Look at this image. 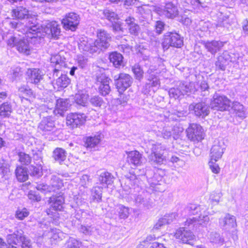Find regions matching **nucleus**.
<instances>
[{"label":"nucleus","instance_id":"b1692460","mask_svg":"<svg viewBox=\"0 0 248 248\" xmlns=\"http://www.w3.org/2000/svg\"><path fill=\"white\" fill-rule=\"evenodd\" d=\"M210 219L208 216L203 215L202 217L196 216L189 217L185 222V225L190 227H197L198 225H205L209 221Z\"/></svg>","mask_w":248,"mask_h":248},{"label":"nucleus","instance_id":"bb28decb","mask_svg":"<svg viewBox=\"0 0 248 248\" xmlns=\"http://www.w3.org/2000/svg\"><path fill=\"white\" fill-rule=\"evenodd\" d=\"M54 128L55 122L51 116L43 117L38 126V129L43 132L51 131Z\"/></svg>","mask_w":248,"mask_h":248},{"label":"nucleus","instance_id":"ddd939ff","mask_svg":"<svg viewBox=\"0 0 248 248\" xmlns=\"http://www.w3.org/2000/svg\"><path fill=\"white\" fill-rule=\"evenodd\" d=\"M43 31L50 38L57 39L61 34L60 25L55 21L47 23Z\"/></svg>","mask_w":248,"mask_h":248},{"label":"nucleus","instance_id":"69168bd1","mask_svg":"<svg viewBox=\"0 0 248 248\" xmlns=\"http://www.w3.org/2000/svg\"><path fill=\"white\" fill-rule=\"evenodd\" d=\"M181 87H185L188 93H191L195 90L194 84L192 82H181Z\"/></svg>","mask_w":248,"mask_h":248},{"label":"nucleus","instance_id":"ea45409f","mask_svg":"<svg viewBox=\"0 0 248 248\" xmlns=\"http://www.w3.org/2000/svg\"><path fill=\"white\" fill-rule=\"evenodd\" d=\"M201 206L196 204H189L186 206L185 210L186 213H187L189 216L196 215V216H202Z\"/></svg>","mask_w":248,"mask_h":248},{"label":"nucleus","instance_id":"79ce46f5","mask_svg":"<svg viewBox=\"0 0 248 248\" xmlns=\"http://www.w3.org/2000/svg\"><path fill=\"white\" fill-rule=\"evenodd\" d=\"M15 172L17 180L20 182H25L28 178L26 169L22 167H17Z\"/></svg>","mask_w":248,"mask_h":248},{"label":"nucleus","instance_id":"c9c22d12","mask_svg":"<svg viewBox=\"0 0 248 248\" xmlns=\"http://www.w3.org/2000/svg\"><path fill=\"white\" fill-rule=\"evenodd\" d=\"M66 152L62 148H56L53 151L52 158L60 164L66 159Z\"/></svg>","mask_w":248,"mask_h":248},{"label":"nucleus","instance_id":"a18cd8bd","mask_svg":"<svg viewBox=\"0 0 248 248\" xmlns=\"http://www.w3.org/2000/svg\"><path fill=\"white\" fill-rule=\"evenodd\" d=\"M89 102L92 106L96 108H101L105 104L103 98L99 95L92 96L89 99Z\"/></svg>","mask_w":248,"mask_h":248},{"label":"nucleus","instance_id":"aec40b11","mask_svg":"<svg viewBox=\"0 0 248 248\" xmlns=\"http://www.w3.org/2000/svg\"><path fill=\"white\" fill-rule=\"evenodd\" d=\"M160 12L162 15L171 19L176 17L179 14L177 7L171 2L166 3Z\"/></svg>","mask_w":248,"mask_h":248},{"label":"nucleus","instance_id":"49530a36","mask_svg":"<svg viewBox=\"0 0 248 248\" xmlns=\"http://www.w3.org/2000/svg\"><path fill=\"white\" fill-rule=\"evenodd\" d=\"M103 17L107 19L111 22H115V20L118 19V17L116 13L108 9H106L103 11Z\"/></svg>","mask_w":248,"mask_h":248},{"label":"nucleus","instance_id":"4c0bfd02","mask_svg":"<svg viewBox=\"0 0 248 248\" xmlns=\"http://www.w3.org/2000/svg\"><path fill=\"white\" fill-rule=\"evenodd\" d=\"M110 62L116 68H119L123 64V57L117 52H112L109 55Z\"/></svg>","mask_w":248,"mask_h":248},{"label":"nucleus","instance_id":"7ed1b4c3","mask_svg":"<svg viewBox=\"0 0 248 248\" xmlns=\"http://www.w3.org/2000/svg\"><path fill=\"white\" fill-rule=\"evenodd\" d=\"M148 148L151 150L149 153L148 158L149 162L152 165H161L163 164L165 157L164 153L166 150V147L160 143H152L148 144Z\"/></svg>","mask_w":248,"mask_h":248},{"label":"nucleus","instance_id":"8fccbe9b","mask_svg":"<svg viewBox=\"0 0 248 248\" xmlns=\"http://www.w3.org/2000/svg\"><path fill=\"white\" fill-rule=\"evenodd\" d=\"M132 71L134 74L135 78L141 81L143 78V71L139 64H135L132 67Z\"/></svg>","mask_w":248,"mask_h":248},{"label":"nucleus","instance_id":"a211bd4d","mask_svg":"<svg viewBox=\"0 0 248 248\" xmlns=\"http://www.w3.org/2000/svg\"><path fill=\"white\" fill-rule=\"evenodd\" d=\"M78 47L83 51L89 52L91 53L98 52L95 41L87 38H82L78 43Z\"/></svg>","mask_w":248,"mask_h":248},{"label":"nucleus","instance_id":"6ab92c4d","mask_svg":"<svg viewBox=\"0 0 248 248\" xmlns=\"http://www.w3.org/2000/svg\"><path fill=\"white\" fill-rule=\"evenodd\" d=\"M154 7L149 4L138 6L135 10V12L138 14L140 16H139L140 22L145 25L147 23V16H149Z\"/></svg>","mask_w":248,"mask_h":248},{"label":"nucleus","instance_id":"20e7f679","mask_svg":"<svg viewBox=\"0 0 248 248\" xmlns=\"http://www.w3.org/2000/svg\"><path fill=\"white\" fill-rule=\"evenodd\" d=\"M159 72L157 70L150 68L146 73V79L147 81L142 89V93L148 95L152 91L155 92L154 88H158L160 85Z\"/></svg>","mask_w":248,"mask_h":248},{"label":"nucleus","instance_id":"f704fd0d","mask_svg":"<svg viewBox=\"0 0 248 248\" xmlns=\"http://www.w3.org/2000/svg\"><path fill=\"white\" fill-rule=\"evenodd\" d=\"M12 112L13 108L10 103L6 102L0 105V118L10 117Z\"/></svg>","mask_w":248,"mask_h":248},{"label":"nucleus","instance_id":"338daca9","mask_svg":"<svg viewBox=\"0 0 248 248\" xmlns=\"http://www.w3.org/2000/svg\"><path fill=\"white\" fill-rule=\"evenodd\" d=\"M22 248H32L31 241L27 237L24 236L21 243Z\"/></svg>","mask_w":248,"mask_h":248},{"label":"nucleus","instance_id":"423d86ee","mask_svg":"<svg viewBox=\"0 0 248 248\" xmlns=\"http://www.w3.org/2000/svg\"><path fill=\"white\" fill-rule=\"evenodd\" d=\"M230 103V100L226 96L216 93L210 105L212 109L223 111L229 109Z\"/></svg>","mask_w":248,"mask_h":248},{"label":"nucleus","instance_id":"7c9ffc66","mask_svg":"<svg viewBox=\"0 0 248 248\" xmlns=\"http://www.w3.org/2000/svg\"><path fill=\"white\" fill-rule=\"evenodd\" d=\"M223 150L224 148L222 147L219 142L213 145L210 152V163H213V161H217L221 157L224 153Z\"/></svg>","mask_w":248,"mask_h":248},{"label":"nucleus","instance_id":"09e8293b","mask_svg":"<svg viewBox=\"0 0 248 248\" xmlns=\"http://www.w3.org/2000/svg\"><path fill=\"white\" fill-rule=\"evenodd\" d=\"M118 212V215L120 218L125 219L128 217L129 215V208L122 204L118 206L117 209Z\"/></svg>","mask_w":248,"mask_h":248},{"label":"nucleus","instance_id":"393cba45","mask_svg":"<svg viewBox=\"0 0 248 248\" xmlns=\"http://www.w3.org/2000/svg\"><path fill=\"white\" fill-rule=\"evenodd\" d=\"M135 204L139 206L149 209L153 206V203L148 197L146 192H142L135 197Z\"/></svg>","mask_w":248,"mask_h":248},{"label":"nucleus","instance_id":"de8ad7c7","mask_svg":"<svg viewBox=\"0 0 248 248\" xmlns=\"http://www.w3.org/2000/svg\"><path fill=\"white\" fill-rule=\"evenodd\" d=\"M18 92L19 93L20 95H24L26 97H35V94H34L32 90L27 86L23 85L19 87Z\"/></svg>","mask_w":248,"mask_h":248},{"label":"nucleus","instance_id":"dca6fc26","mask_svg":"<svg viewBox=\"0 0 248 248\" xmlns=\"http://www.w3.org/2000/svg\"><path fill=\"white\" fill-rule=\"evenodd\" d=\"M189 108L190 110H193L195 115L198 117H204L208 115L210 112V107L202 102L191 104Z\"/></svg>","mask_w":248,"mask_h":248},{"label":"nucleus","instance_id":"6e6d98bb","mask_svg":"<svg viewBox=\"0 0 248 248\" xmlns=\"http://www.w3.org/2000/svg\"><path fill=\"white\" fill-rule=\"evenodd\" d=\"M19 162L23 165H28L31 162V157L23 152H19L18 154Z\"/></svg>","mask_w":248,"mask_h":248},{"label":"nucleus","instance_id":"680f3d73","mask_svg":"<svg viewBox=\"0 0 248 248\" xmlns=\"http://www.w3.org/2000/svg\"><path fill=\"white\" fill-rule=\"evenodd\" d=\"M67 248H79L80 244L79 242L75 238L70 237L67 240Z\"/></svg>","mask_w":248,"mask_h":248},{"label":"nucleus","instance_id":"0eeeda50","mask_svg":"<svg viewBox=\"0 0 248 248\" xmlns=\"http://www.w3.org/2000/svg\"><path fill=\"white\" fill-rule=\"evenodd\" d=\"M114 83L119 93L124 92L132 85L133 79L128 74L121 73L114 77Z\"/></svg>","mask_w":248,"mask_h":248},{"label":"nucleus","instance_id":"864d4df0","mask_svg":"<svg viewBox=\"0 0 248 248\" xmlns=\"http://www.w3.org/2000/svg\"><path fill=\"white\" fill-rule=\"evenodd\" d=\"M96 231L95 227L92 225H81L79 228V231L85 235H92Z\"/></svg>","mask_w":248,"mask_h":248},{"label":"nucleus","instance_id":"3c124183","mask_svg":"<svg viewBox=\"0 0 248 248\" xmlns=\"http://www.w3.org/2000/svg\"><path fill=\"white\" fill-rule=\"evenodd\" d=\"M70 79L65 75H61L56 80V84L61 88L66 87L70 83Z\"/></svg>","mask_w":248,"mask_h":248},{"label":"nucleus","instance_id":"2eb2a0df","mask_svg":"<svg viewBox=\"0 0 248 248\" xmlns=\"http://www.w3.org/2000/svg\"><path fill=\"white\" fill-rule=\"evenodd\" d=\"M78 19L79 17L77 14L70 13L62 19V23L63 24V28L66 30H70L74 31L79 23Z\"/></svg>","mask_w":248,"mask_h":248},{"label":"nucleus","instance_id":"1a4fd4ad","mask_svg":"<svg viewBox=\"0 0 248 248\" xmlns=\"http://www.w3.org/2000/svg\"><path fill=\"white\" fill-rule=\"evenodd\" d=\"M163 45L166 49L169 46L180 48L183 45V39L176 32H170L165 35Z\"/></svg>","mask_w":248,"mask_h":248},{"label":"nucleus","instance_id":"2f4dec72","mask_svg":"<svg viewBox=\"0 0 248 248\" xmlns=\"http://www.w3.org/2000/svg\"><path fill=\"white\" fill-rule=\"evenodd\" d=\"M74 102L78 105L86 106L89 99V94L85 90L78 91L74 96Z\"/></svg>","mask_w":248,"mask_h":248},{"label":"nucleus","instance_id":"f3484780","mask_svg":"<svg viewBox=\"0 0 248 248\" xmlns=\"http://www.w3.org/2000/svg\"><path fill=\"white\" fill-rule=\"evenodd\" d=\"M175 237L180 242L186 244H190V241L195 238V235L189 231L186 230L184 228H180L176 230L174 234Z\"/></svg>","mask_w":248,"mask_h":248},{"label":"nucleus","instance_id":"9b49d317","mask_svg":"<svg viewBox=\"0 0 248 248\" xmlns=\"http://www.w3.org/2000/svg\"><path fill=\"white\" fill-rule=\"evenodd\" d=\"M48 202L49 208L46 210V213L48 215H53V211H61L63 209V205L64 203V199L61 196H52L50 197Z\"/></svg>","mask_w":248,"mask_h":248},{"label":"nucleus","instance_id":"37998d69","mask_svg":"<svg viewBox=\"0 0 248 248\" xmlns=\"http://www.w3.org/2000/svg\"><path fill=\"white\" fill-rule=\"evenodd\" d=\"M211 243L216 244L222 245L224 242V239L220 234L216 232H210L208 236Z\"/></svg>","mask_w":248,"mask_h":248},{"label":"nucleus","instance_id":"5701e85b","mask_svg":"<svg viewBox=\"0 0 248 248\" xmlns=\"http://www.w3.org/2000/svg\"><path fill=\"white\" fill-rule=\"evenodd\" d=\"M202 44L207 51L213 55H215L218 51H220L224 44L221 41L216 40L203 41Z\"/></svg>","mask_w":248,"mask_h":248},{"label":"nucleus","instance_id":"e433bc0d","mask_svg":"<svg viewBox=\"0 0 248 248\" xmlns=\"http://www.w3.org/2000/svg\"><path fill=\"white\" fill-rule=\"evenodd\" d=\"M232 109H233L236 117L243 120L246 117V113L243 105L239 102H234L232 104Z\"/></svg>","mask_w":248,"mask_h":248},{"label":"nucleus","instance_id":"603ef678","mask_svg":"<svg viewBox=\"0 0 248 248\" xmlns=\"http://www.w3.org/2000/svg\"><path fill=\"white\" fill-rule=\"evenodd\" d=\"M99 136L89 137L86 139L85 145L87 148H93L99 143Z\"/></svg>","mask_w":248,"mask_h":248},{"label":"nucleus","instance_id":"9d476101","mask_svg":"<svg viewBox=\"0 0 248 248\" xmlns=\"http://www.w3.org/2000/svg\"><path fill=\"white\" fill-rule=\"evenodd\" d=\"M97 39L95 40L98 52L107 49L110 46L111 37L109 33L105 30H100L97 31Z\"/></svg>","mask_w":248,"mask_h":248},{"label":"nucleus","instance_id":"13d9d810","mask_svg":"<svg viewBox=\"0 0 248 248\" xmlns=\"http://www.w3.org/2000/svg\"><path fill=\"white\" fill-rule=\"evenodd\" d=\"M226 60L223 56H219L215 63L216 68L222 71H224L226 68Z\"/></svg>","mask_w":248,"mask_h":248},{"label":"nucleus","instance_id":"4be33fe9","mask_svg":"<svg viewBox=\"0 0 248 248\" xmlns=\"http://www.w3.org/2000/svg\"><path fill=\"white\" fill-rule=\"evenodd\" d=\"M24 232L21 230L16 229L13 233L6 236V241L8 246L16 245L21 243L24 237Z\"/></svg>","mask_w":248,"mask_h":248},{"label":"nucleus","instance_id":"f257e3e1","mask_svg":"<svg viewBox=\"0 0 248 248\" xmlns=\"http://www.w3.org/2000/svg\"><path fill=\"white\" fill-rule=\"evenodd\" d=\"M12 16L19 19H27V22L24 26V31L28 37L31 38L32 42L37 43L42 39V29L39 24H36V19L29 18V11L22 7H17L12 11Z\"/></svg>","mask_w":248,"mask_h":248},{"label":"nucleus","instance_id":"c03bdc74","mask_svg":"<svg viewBox=\"0 0 248 248\" xmlns=\"http://www.w3.org/2000/svg\"><path fill=\"white\" fill-rule=\"evenodd\" d=\"M102 189L103 187L100 186H94L92 189V197L97 202L102 201Z\"/></svg>","mask_w":248,"mask_h":248},{"label":"nucleus","instance_id":"4468645a","mask_svg":"<svg viewBox=\"0 0 248 248\" xmlns=\"http://www.w3.org/2000/svg\"><path fill=\"white\" fill-rule=\"evenodd\" d=\"M87 116L83 113H71L66 117V123L73 128L82 125L86 121Z\"/></svg>","mask_w":248,"mask_h":248},{"label":"nucleus","instance_id":"412c9836","mask_svg":"<svg viewBox=\"0 0 248 248\" xmlns=\"http://www.w3.org/2000/svg\"><path fill=\"white\" fill-rule=\"evenodd\" d=\"M65 59L62 58L60 54H55L51 56L50 58V62L52 66L54 67L53 70V78L58 76V73L60 69L64 67L65 65Z\"/></svg>","mask_w":248,"mask_h":248},{"label":"nucleus","instance_id":"052dcab7","mask_svg":"<svg viewBox=\"0 0 248 248\" xmlns=\"http://www.w3.org/2000/svg\"><path fill=\"white\" fill-rule=\"evenodd\" d=\"M36 189L44 193L53 192L50 185L44 184H38L36 186Z\"/></svg>","mask_w":248,"mask_h":248},{"label":"nucleus","instance_id":"f8f14e48","mask_svg":"<svg viewBox=\"0 0 248 248\" xmlns=\"http://www.w3.org/2000/svg\"><path fill=\"white\" fill-rule=\"evenodd\" d=\"M110 80V79L104 74H100L96 76V84L98 86L99 92L102 95L106 96L109 93Z\"/></svg>","mask_w":248,"mask_h":248},{"label":"nucleus","instance_id":"cd10ccee","mask_svg":"<svg viewBox=\"0 0 248 248\" xmlns=\"http://www.w3.org/2000/svg\"><path fill=\"white\" fill-rule=\"evenodd\" d=\"M127 161L134 166L141 165L142 163V155L137 151L127 152Z\"/></svg>","mask_w":248,"mask_h":248},{"label":"nucleus","instance_id":"f03ea898","mask_svg":"<svg viewBox=\"0 0 248 248\" xmlns=\"http://www.w3.org/2000/svg\"><path fill=\"white\" fill-rule=\"evenodd\" d=\"M23 34H25L27 39H25L24 37H20L13 35L11 33L8 34L7 36L6 40L7 45L11 47H16L17 51L20 53H24L26 55L30 54L31 50V46L29 45V41L34 44H39L41 42L42 39L40 42L34 43L32 42L31 39L27 37L25 32L23 31ZM42 39L43 37H42Z\"/></svg>","mask_w":248,"mask_h":248},{"label":"nucleus","instance_id":"a878e982","mask_svg":"<svg viewBox=\"0 0 248 248\" xmlns=\"http://www.w3.org/2000/svg\"><path fill=\"white\" fill-rule=\"evenodd\" d=\"M148 182L150 186L149 188L153 191H161L162 189L159 187L161 184L159 183L162 180V177L159 175L158 171L154 173L153 176L149 177V174H147Z\"/></svg>","mask_w":248,"mask_h":248},{"label":"nucleus","instance_id":"e2e57ef3","mask_svg":"<svg viewBox=\"0 0 248 248\" xmlns=\"http://www.w3.org/2000/svg\"><path fill=\"white\" fill-rule=\"evenodd\" d=\"M161 135L164 139H169L173 136L171 129L169 127H164L161 132Z\"/></svg>","mask_w":248,"mask_h":248},{"label":"nucleus","instance_id":"bf43d9fd","mask_svg":"<svg viewBox=\"0 0 248 248\" xmlns=\"http://www.w3.org/2000/svg\"><path fill=\"white\" fill-rule=\"evenodd\" d=\"M29 215V212L26 208L18 209L16 214V217L20 220H23Z\"/></svg>","mask_w":248,"mask_h":248},{"label":"nucleus","instance_id":"a19ab883","mask_svg":"<svg viewBox=\"0 0 248 248\" xmlns=\"http://www.w3.org/2000/svg\"><path fill=\"white\" fill-rule=\"evenodd\" d=\"M54 106H55L56 108L58 109V111L60 110L62 112L67 110L69 107V103L67 100L60 98L56 101V103H55L50 106V107H51L50 109H51Z\"/></svg>","mask_w":248,"mask_h":248},{"label":"nucleus","instance_id":"5fc2aeb1","mask_svg":"<svg viewBox=\"0 0 248 248\" xmlns=\"http://www.w3.org/2000/svg\"><path fill=\"white\" fill-rule=\"evenodd\" d=\"M171 129L172 131L173 138L174 140H177L184 131V128L180 124H176Z\"/></svg>","mask_w":248,"mask_h":248},{"label":"nucleus","instance_id":"0e129e2a","mask_svg":"<svg viewBox=\"0 0 248 248\" xmlns=\"http://www.w3.org/2000/svg\"><path fill=\"white\" fill-rule=\"evenodd\" d=\"M9 172V168L3 161L0 160V173L3 176Z\"/></svg>","mask_w":248,"mask_h":248},{"label":"nucleus","instance_id":"473e14b6","mask_svg":"<svg viewBox=\"0 0 248 248\" xmlns=\"http://www.w3.org/2000/svg\"><path fill=\"white\" fill-rule=\"evenodd\" d=\"M219 224L226 229H230L236 226L235 217L229 214L226 215L225 217L219 219Z\"/></svg>","mask_w":248,"mask_h":248},{"label":"nucleus","instance_id":"c85d7f7f","mask_svg":"<svg viewBox=\"0 0 248 248\" xmlns=\"http://www.w3.org/2000/svg\"><path fill=\"white\" fill-rule=\"evenodd\" d=\"M125 25L127 26L129 32L133 35L137 36L140 31L139 25L136 23L135 18L131 16H127L124 20Z\"/></svg>","mask_w":248,"mask_h":248},{"label":"nucleus","instance_id":"58836bf2","mask_svg":"<svg viewBox=\"0 0 248 248\" xmlns=\"http://www.w3.org/2000/svg\"><path fill=\"white\" fill-rule=\"evenodd\" d=\"M50 186L53 192L61 188L63 186L62 180L58 175H52L50 180Z\"/></svg>","mask_w":248,"mask_h":248},{"label":"nucleus","instance_id":"72a5a7b5","mask_svg":"<svg viewBox=\"0 0 248 248\" xmlns=\"http://www.w3.org/2000/svg\"><path fill=\"white\" fill-rule=\"evenodd\" d=\"M98 175V180L102 185L105 184L108 186L111 185L113 182L114 176L108 171H103L100 172Z\"/></svg>","mask_w":248,"mask_h":248},{"label":"nucleus","instance_id":"c756f323","mask_svg":"<svg viewBox=\"0 0 248 248\" xmlns=\"http://www.w3.org/2000/svg\"><path fill=\"white\" fill-rule=\"evenodd\" d=\"M178 215L175 213L165 215L163 217L160 218L154 225V229L158 230L163 226L170 224L176 219Z\"/></svg>","mask_w":248,"mask_h":248},{"label":"nucleus","instance_id":"6e6552de","mask_svg":"<svg viewBox=\"0 0 248 248\" xmlns=\"http://www.w3.org/2000/svg\"><path fill=\"white\" fill-rule=\"evenodd\" d=\"M186 131L187 137L190 140L199 141L204 138L203 129L199 124H190Z\"/></svg>","mask_w":248,"mask_h":248},{"label":"nucleus","instance_id":"39448f33","mask_svg":"<svg viewBox=\"0 0 248 248\" xmlns=\"http://www.w3.org/2000/svg\"><path fill=\"white\" fill-rule=\"evenodd\" d=\"M26 80L42 90L44 88V74L39 68H29L26 71Z\"/></svg>","mask_w":248,"mask_h":248},{"label":"nucleus","instance_id":"774afa93","mask_svg":"<svg viewBox=\"0 0 248 248\" xmlns=\"http://www.w3.org/2000/svg\"><path fill=\"white\" fill-rule=\"evenodd\" d=\"M88 59L83 56H79L78 58V63L81 68L85 67L87 64Z\"/></svg>","mask_w":248,"mask_h":248},{"label":"nucleus","instance_id":"4d7b16f0","mask_svg":"<svg viewBox=\"0 0 248 248\" xmlns=\"http://www.w3.org/2000/svg\"><path fill=\"white\" fill-rule=\"evenodd\" d=\"M169 93L171 98H174L175 99L179 98L181 96L183 95L178 85H177L176 87L170 88L169 90Z\"/></svg>","mask_w":248,"mask_h":248}]
</instances>
